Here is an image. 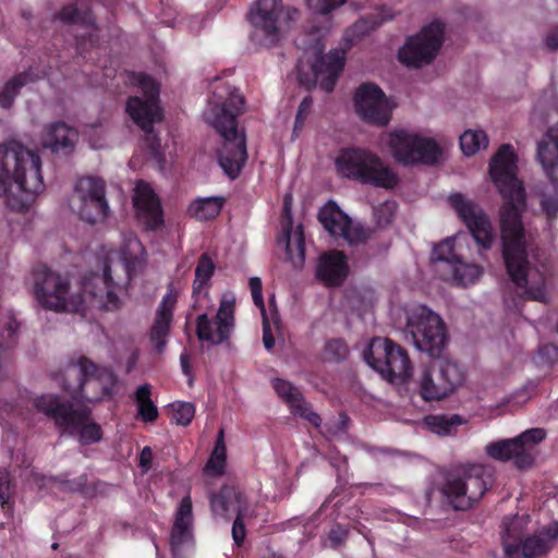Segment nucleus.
I'll use <instances>...</instances> for the list:
<instances>
[{"label": "nucleus", "instance_id": "1", "mask_svg": "<svg viewBox=\"0 0 558 558\" xmlns=\"http://www.w3.org/2000/svg\"><path fill=\"white\" fill-rule=\"evenodd\" d=\"M490 177L505 203L500 208L502 256L507 272L518 295L538 302H547L546 280L526 255V240L521 221L525 205L522 182L517 178V157L510 144H504L489 165Z\"/></svg>", "mask_w": 558, "mask_h": 558}, {"label": "nucleus", "instance_id": "2", "mask_svg": "<svg viewBox=\"0 0 558 558\" xmlns=\"http://www.w3.org/2000/svg\"><path fill=\"white\" fill-rule=\"evenodd\" d=\"M45 189L39 154L22 142L0 143V198L15 211L27 210Z\"/></svg>", "mask_w": 558, "mask_h": 558}, {"label": "nucleus", "instance_id": "3", "mask_svg": "<svg viewBox=\"0 0 558 558\" xmlns=\"http://www.w3.org/2000/svg\"><path fill=\"white\" fill-rule=\"evenodd\" d=\"M214 95L223 102H210L204 118L223 140L218 161L223 172L233 180L239 177L247 159L245 136L239 132L236 120L244 112L245 100L238 88L230 86Z\"/></svg>", "mask_w": 558, "mask_h": 558}, {"label": "nucleus", "instance_id": "4", "mask_svg": "<svg viewBox=\"0 0 558 558\" xmlns=\"http://www.w3.org/2000/svg\"><path fill=\"white\" fill-rule=\"evenodd\" d=\"M143 246L136 236H129L120 250L110 251L106 258L104 272L93 274L82 284L85 303L92 306L113 311L120 307L119 292L126 286L136 266L140 264L137 254Z\"/></svg>", "mask_w": 558, "mask_h": 558}, {"label": "nucleus", "instance_id": "5", "mask_svg": "<svg viewBox=\"0 0 558 558\" xmlns=\"http://www.w3.org/2000/svg\"><path fill=\"white\" fill-rule=\"evenodd\" d=\"M335 165L341 177L363 184L392 190L399 183L397 172L376 154L365 149H342Z\"/></svg>", "mask_w": 558, "mask_h": 558}, {"label": "nucleus", "instance_id": "6", "mask_svg": "<svg viewBox=\"0 0 558 558\" xmlns=\"http://www.w3.org/2000/svg\"><path fill=\"white\" fill-rule=\"evenodd\" d=\"M494 484L493 469L484 464H465L447 477L442 493L457 510H468L482 499Z\"/></svg>", "mask_w": 558, "mask_h": 558}, {"label": "nucleus", "instance_id": "7", "mask_svg": "<svg viewBox=\"0 0 558 558\" xmlns=\"http://www.w3.org/2000/svg\"><path fill=\"white\" fill-rule=\"evenodd\" d=\"M35 408L69 435H77L83 445L98 442L102 437L101 428L90 421V411L87 408L74 409L70 402L61 401L58 396H40L34 401Z\"/></svg>", "mask_w": 558, "mask_h": 558}, {"label": "nucleus", "instance_id": "8", "mask_svg": "<svg viewBox=\"0 0 558 558\" xmlns=\"http://www.w3.org/2000/svg\"><path fill=\"white\" fill-rule=\"evenodd\" d=\"M32 291L44 308L54 312H84V300L81 294L71 293L69 279L45 265L34 267Z\"/></svg>", "mask_w": 558, "mask_h": 558}, {"label": "nucleus", "instance_id": "9", "mask_svg": "<svg viewBox=\"0 0 558 558\" xmlns=\"http://www.w3.org/2000/svg\"><path fill=\"white\" fill-rule=\"evenodd\" d=\"M407 333L415 348L438 357L448 342L442 318L425 305H416L407 314Z\"/></svg>", "mask_w": 558, "mask_h": 558}, {"label": "nucleus", "instance_id": "10", "mask_svg": "<svg viewBox=\"0 0 558 558\" xmlns=\"http://www.w3.org/2000/svg\"><path fill=\"white\" fill-rule=\"evenodd\" d=\"M137 84L144 93V98L138 96L130 97L126 101V112L144 131L146 146L154 156H157L160 149V142L154 131V123L162 119L158 106L159 87L149 75L143 73L137 75Z\"/></svg>", "mask_w": 558, "mask_h": 558}, {"label": "nucleus", "instance_id": "11", "mask_svg": "<svg viewBox=\"0 0 558 558\" xmlns=\"http://www.w3.org/2000/svg\"><path fill=\"white\" fill-rule=\"evenodd\" d=\"M365 362L390 383H405L412 374L408 352L388 338H375L364 351Z\"/></svg>", "mask_w": 558, "mask_h": 558}, {"label": "nucleus", "instance_id": "12", "mask_svg": "<svg viewBox=\"0 0 558 558\" xmlns=\"http://www.w3.org/2000/svg\"><path fill=\"white\" fill-rule=\"evenodd\" d=\"M546 437L543 428H531L514 438L489 442L484 451L487 457L501 461H512L519 470L531 469L537 454L536 446Z\"/></svg>", "mask_w": 558, "mask_h": 558}, {"label": "nucleus", "instance_id": "13", "mask_svg": "<svg viewBox=\"0 0 558 558\" xmlns=\"http://www.w3.org/2000/svg\"><path fill=\"white\" fill-rule=\"evenodd\" d=\"M76 373L80 380L76 386L64 385L75 398L87 402H98L109 396L116 385L114 373L108 367H99L87 357H80L73 366L68 368V374Z\"/></svg>", "mask_w": 558, "mask_h": 558}, {"label": "nucleus", "instance_id": "14", "mask_svg": "<svg viewBox=\"0 0 558 558\" xmlns=\"http://www.w3.org/2000/svg\"><path fill=\"white\" fill-rule=\"evenodd\" d=\"M282 12V0H257L250 7L246 16L252 26L250 39L255 46L268 48L280 41Z\"/></svg>", "mask_w": 558, "mask_h": 558}, {"label": "nucleus", "instance_id": "15", "mask_svg": "<svg viewBox=\"0 0 558 558\" xmlns=\"http://www.w3.org/2000/svg\"><path fill=\"white\" fill-rule=\"evenodd\" d=\"M69 205L73 213L90 225L104 219L109 209L105 181L97 177L80 178L75 183Z\"/></svg>", "mask_w": 558, "mask_h": 558}, {"label": "nucleus", "instance_id": "16", "mask_svg": "<svg viewBox=\"0 0 558 558\" xmlns=\"http://www.w3.org/2000/svg\"><path fill=\"white\" fill-rule=\"evenodd\" d=\"M388 144L395 159L403 165H434L441 155L433 138L421 137L402 130L391 132Z\"/></svg>", "mask_w": 558, "mask_h": 558}, {"label": "nucleus", "instance_id": "17", "mask_svg": "<svg viewBox=\"0 0 558 558\" xmlns=\"http://www.w3.org/2000/svg\"><path fill=\"white\" fill-rule=\"evenodd\" d=\"M444 40V25L432 22L422 31L407 39L399 50V60L407 66L422 68L432 63Z\"/></svg>", "mask_w": 558, "mask_h": 558}, {"label": "nucleus", "instance_id": "18", "mask_svg": "<svg viewBox=\"0 0 558 558\" xmlns=\"http://www.w3.org/2000/svg\"><path fill=\"white\" fill-rule=\"evenodd\" d=\"M234 299L223 296L213 319L207 313L196 318V336L202 342L219 345L227 342L234 328Z\"/></svg>", "mask_w": 558, "mask_h": 558}, {"label": "nucleus", "instance_id": "19", "mask_svg": "<svg viewBox=\"0 0 558 558\" xmlns=\"http://www.w3.org/2000/svg\"><path fill=\"white\" fill-rule=\"evenodd\" d=\"M449 202L466 225L481 248L485 251L489 250L495 241V236L490 220L484 210L460 193L451 194Z\"/></svg>", "mask_w": 558, "mask_h": 558}, {"label": "nucleus", "instance_id": "20", "mask_svg": "<svg viewBox=\"0 0 558 558\" xmlns=\"http://www.w3.org/2000/svg\"><path fill=\"white\" fill-rule=\"evenodd\" d=\"M344 62L345 51L335 49L326 56L317 58L312 63V76L304 73L301 64H298L299 82L308 89L315 87L318 83L323 90L330 93L333 90L338 77L344 68Z\"/></svg>", "mask_w": 558, "mask_h": 558}, {"label": "nucleus", "instance_id": "21", "mask_svg": "<svg viewBox=\"0 0 558 558\" xmlns=\"http://www.w3.org/2000/svg\"><path fill=\"white\" fill-rule=\"evenodd\" d=\"M356 113L367 123L386 126L391 119L392 106L379 86L362 84L354 94Z\"/></svg>", "mask_w": 558, "mask_h": 558}, {"label": "nucleus", "instance_id": "22", "mask_svg": "<svg viewBox=\"0 0 558 558\" xmlns=\"http://www.w3.org/2000/svg\"><path fill=\"white\" fill-rule=\"evenodd\" d=\"M553 143L541 141L537 144V158L551 181L555 190L541 196V207L549 219L558 214V124L549 131Z\"/></svg>", "mask_w": 558, "mask_h": 558}, {"label": "nucleus", "instance_id": "23", "mask_svg": "<svg viewBox=\"0 0 558 558\" xmlns=\"http://www.w3.org/2000/svg\"><path fill=\"white\" fill-rule=\"evenodd\" d=\"M178 295L179 291L175 289L173 282H170L167 293L162 296L156 310L154 322L149 330V341L158 354L163 353L167 348Z\"/></svg>", "mask_w": 558, "mask_h": 558}, {"label": "nucleus", "instance_id": "24", "mask_svg": "<svg viewBox=\"0 0 558 558\" xmlns=\"http://www.w3.org/2000/svg\"><path fill=\"white\" fill-rule=\"evenodd\" d=\"M193 542V510L190 495L182 498L170 534V544L175 558H183L184 547Z\"/></svg>", "mask_w": 558, "mask_h": 558}, {"label": "nucleus", "instance_id": "25", "mask_svg": "<svg viewBox=\"0 0 558 558\" xmlns=\"http://www.w3.org/2000/svg\"><path fill=\"white\" fill-rule=\"evenodd\" d=\"M282 242L286 244V251L289 259L294 267H302L305 260V241L303 226L299 225L293 230V220L289 197L284 198L282 219Z\"/></svg>", "mask_w": 558, "mask_h": 558}, {"label": "nucleus", "instance_id": "26", "mask_svg": "<svg viewBox=\"0 0 558 558\" xmlns=\"http://www.w3.org/2000/svg\"><path fill=\"white\" fill-rule=\"evenodd\" d=\"M133 203L138 217L149 229L155 230L163 223L160 201L146 182L136 183Z\"/></svg>", "mask_w": 558, "mask_h": 558}, {"label": "nucleus", "instance_id": "27", "mask_svg": "<svg viewBox=\"0 0 558 558\" xmlns=\"http://www.w3.org/2000/svg\"><path fill=\"white\" fill-rule=\"evenodd\" d=\"M78 132L64 122H54L46 128L41 138L44 148L57 155L68 156L74 151Z\"/></svg>", "mask_w": 558, "mask_h": 558}, {"label": "nucleus", "instance_id": "28", "mask_svg": "<svg viewBox=\"0 0 558 558\" xmlns=\"http://www.w3.org/2000/svg\"><path fill=\"white\" fill-rule=\"evenodd\" d=\"M347 257L339 251L324 253L317 263L316 277L328 287H339L348 276Z\"/></svg>", "mask_w": 558, "mask_h": 558}, {"label": "nucleus", "instance_id": "29", "mask_svg": "<svg viewBox=\"0 0 558 558\" xmlns=\"http://www.w3.org/2000/svg\"><path fill=\"white\" fill-rule=\"evenodd\" d=\"M555 525L547 524L537 534L527 535L518 546V555L509 558H544L557 542Z\"/></svg>", "mask_w": 558, "mask_h": 558}, {"label": "nucleus", "instance_id": "30", "mask_svg": "<svg viewBox=\"0 0 558 558\" xmlns=\"http://www.w3.org/2000/svg\"><path fill=\"white\" fill-rule=\"evenodd\" d=\"M210 508L214 515L230 518L243 515L247 509V502L243 494L233 486H222L217 494L210 496Z\"/></svg>", "mask_w": 558, "mask_h": 558}, {"label": "nucleus", "instance_id": "31", "mask_svg": "<svg viewBox=\"0 0 558 558\" xmlns=\"http://www.w3.org/2000/svg\"><path fill=\"white\" fill-rule=\"evenodd\" d=\"M529 523V514L507 515L502 519L501 544L507 558L518 555V546L525 537Z\"/></svg>", "mask_w": 558, "mask_h": 558}, {"label": "nucleus", "instance_id": "32", "mask_svg": "<svg viewBox=\"0 0 558 558\" xmlns=\"http://www.w3.org/2000/svg\"><path fill=\"white\" fill-rule=\"evenodd\" d=\"M433 366L439 376L438 393L451 395L465 379L462 368L452 361H439L434 363Z\"/></svg>", "mask_w": 558, "mask_h": 558}, {"label": "nucleus", "instance_id": "33", "mask_svg": "<svg viewBox=\"0 0 558 558\" xmlns=\"http://www.w3.org/2000/svg\"><path fill=\"white\" fill-rule=\"evenodd\" d=\"M318 219L324 228L332 235L343 233L350 218L335 203L326 204L318 214Z\"/></svg>", "mask_w": 558, "mask_h": 558}, {"label": "nucleus", "instance_id": "34", "mask_svg": "<svg viewBox=\"0 0 558 558\" xmlns=\"http://www.w3.org/2000/svg\"><path fill=\"white\" fill-rule=\"evenodd\" d=\"M223 203V197L210 196L197 198L190 204L187 214L197 220H211L220 214Z\"/></svg>", "mask_w": 558, "mask_h": 558}, {"label": "nucleus", "instance_id": "35", "mask_svg": "<svg viewBox=\"0 0 558 558\" xmlns=\"http://www.w3.org/2000/svg\"><path fill=\"white\" fill-rule=\"evenodd\" d=\"M36 76L31 71H24L10 78L0 90V107L10 109L23 86L32 83Z\"/></svg>", "mask_w": 558, "mask_h": 558}, {"label": "nucleus", "instance_id": "36", "mask_svg": "<svg viewBox=\"0 0 558 558\" xmlns=\"http://www.w3.org/2000/svg\"><path fill=\"white\" fill-rule=\"evenodd\" d=\"M439 376L434 366L430 365L422 369L418 378V392L425 401H438L447 396V393H438Z\"/></svg>", "mask_w": 558, "mask_h": 558}, {"label": "nucleus", "instance_id": "37", "mask_svg": "<svg viewBox=\"0 0 558 558\" xmlns=\"http://www.w3.org/2000/svg\"><path fill=\"white\" fill-rule=\"evenodd\" d=\"M151 386L149 384L141 385L135 391V402L137 404L138 415L144 422H155L158 417V409L151 398Z\"/></svg>", "mask_w": 558, "mask_h": 558}, {"label": "nucleus", "instance_id": "38", "mask_svg": "<svg viewBox=\"0 0 558 558\" xmlns=\"http://www.w3.org/2000/svg\"><path fill=\"white\" fill-rule=\"evenodd\" d=\"M56 20L64 24L81 23L86 26L96 27L95 17L88 8L78 9L75 4H68L63 7L53 16Z\"/></svg>", "mask_w": 558, "mask_h": 558}, {"label": "nucleus", "instance_id": "39", "mask_svg": "<svg viewBox=\"0 0 558 558\" xmlns=\"http://www.w3.org/2000/svg\"><path fill=\"white\" fill-rule=\"evenodd\" d=\"M216 269V264L211 259V257L204 253L199 256L196 268H195V278L193 281V294L198 295L202 293L203 289L208 284L211 279L214 271Z\"/></svg>", "mask_w": 558, "mask_h": 558}, {"label": "nucleus", "instance_id": "40", "mask_svg": "<svg viewBox=\"0 0 558 558\" xmlns=\"http://www.w3.org/2000/svg\"><path fill=\"white\" fill-rule=\"evenodd\" d=\"M452 274L453 281L462 287L473 284L483 274L480 266L463 263L461 259L448 269Z\"/></svg>", "mask_w": 558, "mask_h": 558}, {"label": "nucleus", "instance_id": "41", "mask_svg": "<svg viewBox=\"0 0 558 558\" xmlns=\"http://www.w3.org/2000/svg\"><path fill=\"white\" fill-rule=\"evenodd\" d=\"M425 424L430 432L447 436L450 435L454 428L463 424V418L458 414L429 415L425 417Z\"/></svg>", "mask_w": 558, "mask_h": 558}, {"label": "nucleus", "instance_id": "42", "mask_svg": "<svg viewBox=\"0 0 558 558\" xmlns=\"http://www.w3.org/2000/svg\"><path fill=\"white\" fill-rule=\"evenodd\" d=\"M227 459V449L225 445V433L220 429L215 442L214 450L205 465V471L215 475H221L225 472Z\"/></svg>", "mask_w": 558, "mask_h": 558}, {"label": "nucleus", "instance_id": "43", "mask_svg": "<svg viewBox=\"0 0 558 558\" xmlns=\"http://www.w3.org/2000/svg\"><path fill=\"white\" fill-rule=\"evenodd\" d=\"M487 145L488 138L483 131L468 130L460 136V147L466 156L476 154L482 147L486 148Z\"/></svg>", "mask_w": 558, "mask_h": 558}, {"label": "nucleus", "instance_id": "44", "mask_svg": "<svg viewBox=\"0 0 558 558\" xmlns=\"http://www.w3.org/2000/svg\"><path fill=\"white\" fill-rule=\"evenodd\" d=\"M435 262H439L444 265L445 269H449L453 264L460 260L453 252V241L450 239L444 240L440 244L434 247Z\"/></svg>", "mask_w": 558, "mask_h": 558}, {"label": "nucleus", "instance_id": "45", "mask_svg": "<svg viewBox=\"0 0 558 558\" xmlns=\"http://www.w3.org/2000/svg\"><path fill=\"white\" fill-rule=\"evenodd\" d=\"M371 230L361 225H354L350 219L348 227L344 228L343 233L339 236L343 238L350 245H356L365 242L371 236Z\"/></svg>", "mask_w": 558, "mask_h": 558}, {"label": "nucleus", "instance_id": "46", "mask_svg": "<svg viewBox=\"0 0 558 558\" xmlns=\"http://www.w3.org/2000/svg\"><path fill=\"white\" fill-rule=\"evenodd\" d=\"M173 412V421L178 425H189L195 414V407L191 402H174L171 405Z\"/></svg>", "mask_w": 558, "mask_h": 558}, {"label": "nucleus", "instance_id": "47", "mask_svg": "<svg viewBox=\"0 0 558 558\" xmlns=\"http://www.w3.org/2000/svg\"><path fill=\"white\" fill-rule=\"evenodd\" d=\"M348 353L347 344L340 339L328 340L325 344V356L329 361L339 362L345 360Z\"/></svg>", "mask_w": 558, "mask_h": 558}, {"label": "nucleus", "instance_id": "48", "mask_svg": "<svg viewBox=\"0 0 558 558\" xmlns=\"http://www.w3.org/2000/svg\"><path fill=\"white\" fill-rule=\"evenodd\" d=\"M274 388L276 392L291 405L294 404V402L301 401V392L287 380L276 379L274 381Z\"/></svg>", "mask_w": 558, "mask_h": 558}, {"label": "nucleus", "instance_id": "49", "mask_svg": "<svg viewBox=\"0 0 558 558\" xmlns=\"http://www.w3.org/2000/svg\"><path fill=\"white\" fill-rule=\"evenodd\" d=\"M397 204L396 202L387 201L379 206L374 208V216L378 226L389 225L396 215Z\"/></svg>", "mask_w": 558, "mask_h": 558}, {"label": "nucleus", "instance_id": "50", "mask_svg": "<svg viewBox=\"0 0 558 558\" xmlns=\"http://www.w3.org/2000/svg\"><path fill=\"white\" fill-rule=\"evenodd\" d=\"M313 106V98L306 96L301 101L294 121L293 134L298 136V132L301 131L305 124V120L308 117Z\"/></svg>", "mask_w": 558, "mask_h": 558}, {"label": "nucleus", "instance_id": "51", "mask_svg": "<svg viewBox=\"0 0 558 558\" xmlns=\"http://www.w3.org/2000/svg\"><path fill=\"white\" fill-rule=\"evenodd\" d=\"M291 408L293 409L294 414L300 415L301 417L305 418L314 426L318 427L320 425V423H322L320 416L310 409V407L303 400L302 397H301V401L294 402V404H292Z\"/></svg>", "mask_w": 558, "mask_h": 558}, {"label": "nucleus", "instance_id": "52", "mask_svg": "<svg viewBox=\"0 0 558 558\" xmlns=\"http://www.w3.org/2000/svg\"><path fill=\"white\" fill-rule=\"evenodd\" d=\"M291 408L293 409L294 414L300 415L301 417L305 418L314 426L318 427L320 425V423H322L320 416L310 409V407L303 400L302 397H301V401L294 402V404H292Z\"/></svg>", "mask_w": 558, "mask_h": 558}, {"label": "nucleus", "instance_id": "53", "mask_svg": "<svg viewBox=\"0 0 558 558\" xmlns=\"http://www.w3.org/2000/svg\"><path fill=\"white\" fill-rule=\"evenodd\" d=\"M291 408L293 409L294 414L300 415L301 417L305 418L314 426L318 427L320 425V423H322L320 416L310 409V407L303 400L302 397H301V401L294 402V404H292Z\"/></svg>", "mask_w": 558, "mask_h": 558}, {"label": "nucleus", "instance_id": "54", "mask_svg": "<svg viewBox=\"0 0 558 558\" xmlns=\"http://www.w3.org/2000/svg\"><path fill=\"white\" fill-rule=\"evenodd\" d=\"M252 299L254 304L260 310L262 314L266 313L264 298H263V287L262 280L259 277H251L248 280Z\"/></svg>", "mask_w": 558, "mask_h": 558}, {"label": "nucleus", "instance_id": "55", "mask_svg": "<svg viewBox=\"0 0 558 558\" xmlns=\"http://www.w3.org/2000/svg\"><path fill=\"white\" fill-rule=\"evenodd\" d=\"M349 535V530L343 527L340 524L333 525L328 533V541L330 542V547L333 549H338L341 547L347 541Z\"/></svg>", "mask_w": 558, "mask_h": 558}, {"label": "nucleus", "instance_id": "56", "mask_svg": "<svg viewBox=\"0 0 558 558\" xmlns=\"http://www.w3.org/2000/svg\"><path fill=\"white\" fill-rule=\"evenodd\" d=\"M344 0H311V5L320 14H328L337 7L341 5Z\"/></svg>", "mask_w": 558, "mask_h": 558}, {"label": "nucleus", "instance_id": "57", "mask_svg": "<svg viewBox=\"0 0 558 558\" xmlns=\"http://www.w3.org/2000/svg\"><path fill=\"white\" fill-rule=\"evenodd\" d=\"M243 515L235 517L232 525V538L238 546H241L245 539L246 529L242 520Z\"/></svg>", "mask_w": 558, "mask_h": 558}, {"label": "nucleus", "instance_id": "58", "mask_svg": "<svg viewBox=\"0 0 558 558\" xmlns=\"http://www.w3.org/2000/svg\"><path fill=\"white\" fill-rule=\"evenodd\" d=\"M262 315H263V342H264L265 348L268 351H270L275 347V338L271 333L270 325H269L268 318L266 316V313L262 314Z\"/></svg>", "mask_w": 558, "mask_h": 558}, {"label": "nucleus", "instance_id": "59", "mask_svg": "<svg viewBox=\"0 0 558 558\" xmlns=\"http://www.w3.org/2000/svg\"><path fill=\"white\" fill-rule=\"evenodd\" d=\"M153 460V451L150 447L146 446L142 449L140 453V468L142 469L143 473H146L150 469Z\"/></svg>", "mask_w": 558, "mask_h": 558}, {"label": "nucleus", "instance_id": "60", "mask_svg": "<svg viewBox=\"0 0 558 558\" xmlns=\"http://www.w3.org/2000/svg\"><path fill=\"white\" fill-rule=\"evenodd\" d=\"M180 364L181 368L184 375L191 376L192 368H191V362H190V355L186 351H183L180 355Z\"/></svg>", "mask_w": 558, "mask_h": 558}, {"label": "nucleus", "instance_id": "61", "mask_svg": "<svg viewBox=\"0 0 558 558\" xmlns=\"http://www.w3.org/2000/svg\"><path fill=\"white\" fill-rule=\"evenodd\" d=\"M546 45L550 50H558V27L547 35Z\"/></svg>", "mask_w": 558, "mask_h": 558}, {"label": "nucleus", "instance_id": "62", "mask_svg": "<svg viewBox=\"0 0 558 558\" xmlns=\"http://www.w3.org/2000/svg\"><path fill=\"white\" fill-rule=\"evenodd\" d=\"M8 486V475L4 471L0 470V501L5 500V489Z\"/></svg>", "mask_w": 558, "mask_h": 558}, {"label": "nucleus", "instance_id": "63", "mask_svg": "<svg viewBox=\"0 0 558 558\" xmlns=\"http://www.w3.org/2000/svg\"><path fill=\"white\" fill-rule=\"evenodd\" d=\"M348 422H349V417H348V415H345V414L341 413V414H340L339 428H340V429H344V428H345V426H347V424H348Z\"/></svg>", "mask_w": 558, "mask_h": 558}, {"label": "nucleus", "instance_id": "64", "mask_svg": "<svg viewBox=\"0 0 558 558\" xmlns=\"http://www.w3.org/2000/svg\"><path fill=\"white\" fill-rule=\"evenodd\" d=\"M299 14V11L296 9H289L287 11V17L288 20L292 21L295 20L296 15Z\"/></svg>", "mask_w": 558, "mask_h": 558}]
</instances>
